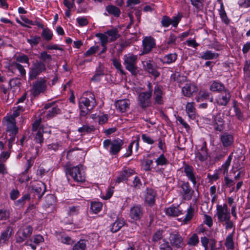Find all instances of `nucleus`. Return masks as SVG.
I'll return each instance as SVG.
<instances>
[{
    "instance_id": "8",
    "label": "nucleus",
    "mask_w": 250,
    "mask_h": 250,
    "mask_svg": "<svg viewBox=\"0 0 250 250\" xmlns=\"http://www.w3.org/2000/svg\"><path fill=\"white\" fill-rule=\"evenodd\" d=\"M168 240L172 247L176 249H182L185 246L184 238L178 231H174L170 232Z\"/></svg>"
},
{
    "instance_id": "12",
    "label": "nucleus",
    "mask_w": 250,
    "mask_h": 250,
    "mask_svg": "<svg viewBox=\"0 0 250 250\" xmlns=\"http://www.w3.org/2000/svg\"><path fill=\"white\" fill-rule=\"evenodd\" d=\"M216 214L220 222H224L226 220H229L230 215L229 210L226 204L223 205H218L216 207Z\"/></svg>"
},
{
    "instance_id": "49",
    "label": "nucleus",
    "mask_w": 250,
    "mask_h": 250,
    "mask_svg": "<svg viewBox=\"0 0 250 250\" xmlns=\"http://www.w3.org/2000/svg\"><path fill=\"white\" fill-rule=\"evenodd\" d=\"M194 213V208L190 205L187 210V213L185 217L183 219V221L185 223H187L188 222L190 221L193 218Z\"/></svg>"
},
{
    "instance_id": "26",
    "label": "nucleus",
    "mask_w": 250,
    "mask_h": 250,
    "mask_svg": "<svg viewBox=\"0 0 250 250\" xmlns=\"http://www.w3.org/2000/svg\"><path fill=\"white\" fill-rule=\"evenodd\" d=\"M45 109H48L45 114V117L50 119L60 113L59 108L53 103H48L44 105Z\"/></svg>"
},
{
    "instance_id": "16",
    "label": "nucleus",
    "mask_w": 250,
    "mask_h": 250,
    "mask_svg": "<svg viewBox=\"0 0 250 250\" xmlns=\"http://www.w3.org/2000/svg\"><path fill=\"white\" fill-rule=\"evenodd\" d=\"M4 125L6 126V130L9 135H17L18 132V127L16 126L15 119L13 117H5L4 118Z\"/></svg>"
},
{
    "instance_id": "36",
    "label": "nucleus",
    "mask_w": 250,
    "mask_h": 250,
    "mask_svg": "<svg viewBox=\"0 0 250 250\" xmlns=\"http://www.w3.org/2000/svg\"><path fill=\"white\" fill-rule=\"evenodd\" d=\"M177 57L176 53H169L166 55L160 61L163 64H169L174 62L177 60Z\"/></svg>"
},
{
    "instance_id": "20",
    "label": "nucleus",
    "mask_w": 250,
    "mask_h": 250,
    "mask_svg": "<svg viewBox=\"0 0 250 250\" xmlns=\"http://www.w3.org/2000/svg\"><path fill=\"white\" fill-rule=\"evenodd\" d=\"M143 52L142 54H146L149 53L156 46L155 39L149 36L145 37L142 42Z\"/></svg>"
},
{
    "instance_id": "25",
    "label": "nucleus",
    "mask_w": 250,
    "mask_h": 250,
    "mask_svg": "<svg viewBox=\"0 0 250 250\" xmlns=\"http://www.w3.org/2000/svg\"><path fill=\"white\" fill-rule=\"evenodd\" d=\"M135 174V171L131 168H125L122 171H119L118 176L116 180V182L120 183L127 180L128 178Z\"/></svg>"
},
{
    "instance_id": "27",
    "label": "nucleus",
    "mask_w": 250,
    "mask_h": 250,
    "mask_svg": "<svg viewBox=\"0 0 250 250\" xmlns=\"http://www.w3.org/2000/svg\"><path fill=\"white\" fill-rule=\"evenodd\" d=\"M130 104V101L127 99L119 100L115 102L116 110L121 113L126 112L129 109Z\"/></svg>"
},
{
    "instance_id": "21",
    "label": "nucleus",
    "mask_w": 250,
    "mask_h": 250,
    "mask_svg": "<svg viewBox=\"0 0 250 250\" xmlns=\"http://www.w3.org/2000/svg\"><path fill=\"white\" fill-rule=\"evenodd\" d=\"M80 206H70L67 209V214L69 218L65 217L62 221L64 224H72L73 219L72 216L78 215L80 212Z\"/></svg>"
},
{
    "instance_id": "42",
    "label": "nucleus",
    "mask_w": 250,
    "mask_h": 250,
    "mask_svg": "<svg viewBox=\"0 0 250 250\" xmlns=\"http://www.w3.org/2000/svg\"><path fill=\"white\" fill-rule=\"evenodd\" d=\"M125 224V222L123 219L118 218L111 225L110 230L113 232L115 233L119 231Z\"/></svg>"
},
{
    "instance_id": "28",
    "label": "nucleus",
    "mask_w": 250,
    "mask_h": 250,
    "mask_svg": "<svg viewBox=\"0 0 250 250\" xmlns=\"http://www.w3.org/2000/svg\"><path fill=\"white\" fill-rule=\"evenodd\" d=\"M195 158L200 162H204L208 158V149L207 144L205 142L203 143L202 146L200 149L197 150L195 152Z\"/></svg>"
},
{
    "instance_id": "5",
    "label": "nucleus",
    "mask_w": 250,
    "mask_h": 250,
    "mask_svg": "<svg viewBox=\"0 0 250 250\" xmlns=\"http://www.w3.org/2000/svg\"><path fill=\"white\" fill-rule=\"evenodd\" d=\"M138 56L132 53H128L124 56V65L126 70L132 75L136 76L139 73L137 63Z\"/></svg>"
},
{
    "instance_id": "43",
    "label": "nucleus",
    "mask_w": 250,
    "mask_h": 250,
    "mask_svg": "<svg viewBox=\"0 0 250 250\" xmlns=\"http://www.w3.org/2000/svg\"><path fill=\"white\" fill-rule=\"evenodd\" d=\"M118 33V29L116 28H113L105 32V33L107 35V37L108 36L110 37L109 41L111 42L116 41L120 37V35Z\"/></svg>"
},
{
    "instance_id": "57",
    "label": "nucleus",
    "mask_w": 250,
    "mask_h": 250,
    "mask_svg": "<svg viewBox=\"0 0 250 250\" xmlns=\"http://www.w3.org/2000/svg\"><path fill=\"white\" fill-rule=\"evenodd\" d=\"M160 250H173L172 246L166 239H163L159 243Z\"/></svg>"
},
{
    "instance_id": "47",
    "label": "nucleus",
    "mask_w": 250,
    "mask_h": 250,
    "mask_svg": "<svg viewBox=\"0 0 250 250\" xmlns=\"http://www.w3.org/2000/svg\"><path fill=\"white\" fill-rule=\"evenodd\" d=\"M234 231L229 234L226 238L225 245L228 250L234 249V243L233 239Z\"/></svg>"
},
{
    "instance_id": "30",
    "label": "nucleus",
    "mask_w": 250,
    "mask_h": 250,
    "mask_svg": "<svg viewBox=\"0 0 250 250\" xmlns=\"http://www.w3.org/2000/svg\"><path fill=\"white\" fill-rule=\"evenodd\" d=\"M197 90V87L193 83H186L182 88L183 95L187 97H192L193 94Z\"/></svg>"
},
{
    "instance_id": "58",
    "label": "nucleus",
    "mask_w": 250,
    "mask_h": 250,
    "mask_svg": "<svg viewBox=\"0 0 250 250\" xmlns=\"http://www.w3.org/2000/svg\"><path fill=\"white\" fill-rule=\"evenodd\" d=\"M141 138L143 141L148 145H152L155 142V140L152 137L146 133L142 134Z\"/></svg>"
},
{
    "instance_id": "33",
    "label": "nucleus",
    "mask_w": 250,
    "mask_h": 250,
    "mask_svg": "<svg viewBox=\"0 0 250 250\" xmlns=\"http://www.w3.org/2000/svg\"><path fill=\"white\" fill-rule=\"evenodd\" d=\"M242 104L238 103L236 100L233 101V108L235 112V115L237 119L240 121H243L244 120L243 113L241 111L240 106Z\"/></svg>"
},
{
    "instance_id": "54",
    "label": "nucleus",
    "mask_w": 250,
    "mask_h": 250,
    "mask_svg": "<svg viewBox=\"0 0 250 250\" xmlns=\"http://www.w3.org/2000/svg\"><path fill=\"white\" fill-rule=\"evenodd\" d=\"M191 4L196 8L197 11L202 10L204 6L205 0H189Z\"/></svg>"
},
{
    "instance_id": "41",
    "label": "nucleus",
    "mask_w": 250,
    "mask_h": 250,
    "mask_svg": "<svg viewBox=\"0 0 250 250\" xmlns=\"http://www.w3.org/2000/svg\"><path fill=\"white\" fill-rule=\"evenodd\" d=\"M219 57V54L211 50H206L203 52L200 58L205 60L216 59Z\"/></svg>"
},
{
    "instance_id": "4",
    "label": "nucleus",
    "mask_w": 250,
    "mask_h": 250,
    "mask_svg": "<svg viewBox=\"0 0 250 250\" xmlns=\"http://www.w3.org/2000/svg\"><path fill=\"white\" fill-rule=\"evenodd\" d=\"M124 145L123 140L117 138L113 140L106 139L104 141L103 146L111 155L115 156L120 151Z\"/></svg>"
},
{
    "instance_id": "64",
    "label": "nucleus",
    "mask_w": 250,
    "mask_h": 250,
    "mask_svg": "<svg viewBox=\"0 0 250 250\" xmlns=\"http://www.w3.org/2000/svg\"><path fill=\"white\" fill-rule=\"evenodd\" d=\"M31 241L33 242L36 245H38L44 242V238L40 234L35 235L33 237Z\"/></svg>"
},
{
    "instance_id": "55",
    "label": "nucleus",
    "mask_w": 250,
    "mask_h": 250,
    "mask_svg": "<svg viewBox=\"0 0 250 250\" xmlns=\"http://www.w3.org/2000/svg\"><path fill=\"white\" fill-rule=\"evenodd\" d=\"M86 248V241L81 239L73 247L72 250H85Z\"/></svg>"
},
{
    "instance_id": "3",
    "label": "nucleus",
    "mask_w": 250,
    "mask_h": 250,
    "mask_svg": "<svg viewBox=\"0 0 250 250\" xmlns=\"http://www.w3.org/2000/svg\"><path fill=\"white\" fill-rule=\"evenodd\" d=\"M147 91L139 92L137 97L138 105L142 109H146L151 104L153 87L151 83H147Z\"/></svg>"
},
{
    "instance_id": "40",
    "label": "nucleus",
    "mask_w": 250,
    "mask_h": 250,
    "mask_svg": "<svg viewBox=\"0 0 250 250\" xmlns=\"http://www.w3.org/2000/svg\"><path fill=\"white\" fill-rule=\"evenodd\" d=\"M42 187L44 188V185L41 182L31 186L32 190L37 193L39 199H41L45 192L44 189L42 191Z\"/></svg>"
},
{
    "instance_id": "31",
    "label": "nucleus",
    "mask_w": 250,
    "mask_h": 250,
    "mask_svg": "<svg viewBox=\"0 0 250 250\" xmlns=\"http://www.w3.org/2000/svg\"><path fill=\"white\" fill-rule=\"evenodd\" d=\"M220 141L225 147H228L231 146L234 142V137L232 134L225 132L220 136Z\"/></svg>"
},
{
    "instance_id": "18",
    "label": "nucleus",
    "mask_w": 250,
    "mask_h": 250,
    "mask_svg": "<svg viewBox=\"0 0 250 250\" xmlns=\"http://www.w3.org/2000/svg\"><path fill=\"white\" fill-rule=\"evenodd\" d=\"M231 98V95L229 90L228 89L220 93L216 99L215 101L217 104L219 106H227Z\"/></svg>"
},
{
    "instance_id": "6",
    "label": "nucleus",
    "mask_w": 250,
    "mask_h": 250,
    "mask_svg": "<svg viewBox=\"0 0 250 250\" xmlns=\"http://www.w3.org/2000/svg\"><path fill=\"white\" fill-rule=\"evenodd\" d=\"M46 71V66L42 61L37 60L32 63L29 72V78L35 79L42 73Z\"/></svg>"
},
{
    "instance_id": "56",
    "label": "nucleus",
    "mask_w": 250,
    "mask_h": 250,
    "mask_svg": "<svg viewBox=\"0 0 250 250\" xmlns=\"http://www.w3.org/2000/svg\"><path fill=\"white\" fill-rule=\"evenodd\" d=\"M30 199V195L29 194H25L21 198L18 200L16 201L15 203V205L19 207H23L25 204L26 202L29 201Z\"/></svg>"
},
{
    "instance_id": "38",
    "label": "nucleus",
    "mask_w": 250,
    "mask_h": 250,
    "mask_svg": "<svg viewBox=\"0 0 250 250\" xmlns=\"http://www.w3.org/2000/svg\"><path fill=\"white\" fill-rule=\"evenodd\" d=\"M105 10L109 15H113L117 18L119 17L121 13L120 8L112 4L106 6Z\"/></svg>"
},
{
    "instance_id": "45",
    "label": "nucleus",
    "mask_w": 250,
    "mask_h": 250,
    "mask_svg": "<svg viewBox=\"0 0 250 250\" xmlns=\"http://www.w3.org/2000/svg\"><path fill=\"white\" fill-rule=\"evenodd\" d=\"M199 242L197 233H193L188 238L187 244L190 247H196L198 245Z\"/></svg>"
},
{
    "instance_id": "15",
    "label": "nucleus",
    "mask_w": 250,
    "mask_h": 250,
    "mask_svg": "<svg viewBox=\"0 0 250 250\" xmlns=\"http://www.w3.org/2000/svg\"><path fill=\"white\" fill-rule=\"evenodd\" d=\"M181 15H178L176 16H173L172 19H170L167 16H164L162 18L161 21L162 26L167 28L170 25H172L174 27H177L181 20Z\"/></svg>"
},
{
    "instance_id": "2",
    "label": "nucleus",
    "mask_w": 250,
    "mask_h": 250,
    "mask_svg": "<svg viewBox=\"0 0 250 250\" xmlns=\"http://www.w3.org/2000/svg\"><path fill=\"white\" fill-rule=\"evenodd\" d=\"M64 167L66 176H71L75 182L82 184L85 181V173L83 165L72 167L71 165L66 164Z\"/></svg>"
},
{
    "instance_id": "19",
    "label": "nucleus",
    "mask_w": 250,
    "mask_h": 250,
    "mask_svg": "<svg viewBox=\"0 0 250 250\" xmlns=\"http://www.w3.org/2000/svg\"><path fill=\"white\" fill-rule=\"evenodd\" d=\"M51 133V130L49 127H40L34 138V140L36 143L40 144L41 145L43 143L44 138L43 136L44 135L46 137H49V135Z\"/></svg>"
},
{
    "instance_id": "7",
    "label": "nucleus",
    "mask_w": 250,
    "mask_h": 250,
    "mask_svg": "<svg viewBox=\"0 0 250 250\" xmlns=\"http://www.w3.org/2000/svg\"><path fill=\"white\" fill-rule=\"evenodd\" d=\"M33 229L31 226H26L19 229L16 234V242L21 243L29 238L32 233Z\"/></svg>"
},
{
    "instance_id": "62",
    "label": "nucleus",
    "mask_w": 250,
    "mask_h": 250,
    "mask_svg": "<svg viewBox=\"0 0 250 250\" xmlns=\"http://www.w3.org/2000/svg\"><path fill=\"white\" fill-rule=\"evenodd\" d=\"M153 162L151 159H146L143 163V168L146 171H150L152 169V165Z\"/></svg>"
},
{
    "instance_id": "24",
    "label": "nucleus",
    "mask_w": 250,
    "mask_h": 250,
    "mask_svg": "<svg viewBox=\"0 0 250 250\" xmlns=\"http://www.w3.org/2000/svg\"><path fill=\"white\" fill-rule=\"evenodd\" d=\"M54 234L57 240L64 244L72 245L75 242L74 240L71 237L63 232L56 231Z\"/></svg>"
},
{
    "instance_id": "48",
    "label": "nucleus",
    "mask_w": 250,
    "mask_h": 250,
    "mask_svg": "<svg viewBox=\"0 0 250 250\" xmlns=\"http://www.w3.org/2000/svg\"><path fill=\"white\" fill-rule=\"evenodd\" d=\"M104 71L102 67L100 66L95 71V74L91 79V81L95 82H99L101 78L104 75Z\"/></svg>"
},
{
    "instance_id": "44",
    "label": "nucleus",
    "mask_w": 250,
    "mask_h": 250,
    "mask_svg": "<svg viewBox=\"0 0 250 250\" xmlns=\"http://www.w3.org/2000/svg\"><path fill=\"white\" fill-rule=\"evenodd\" d=\"M180 42L178 36L174 33H171L166 39V44L168 46L172 47L176 45Z\"/></svg>"
},
{
    "instance_id": "52",
    "label": "nucleus",
    "mask_w": 250,
    "mask_h": 250,
    "mask_svg": "<svg viewBox=\"0 0 250 250\" xmlns=\"http://www.w3.org/2000/svg\"><path fill=\"white\" fill-rule=\"evenodd\" d=\"M219 14L222 21L225 24H228L229 23V20L227 17L224 4L220 5V8L219 9Z\"/></svg>"
},
{
    "instance_id": "13",
    "label": "nucleus",
    "mask_w": 250,
    "mask_h": 250,
    "mask_svg": "<svg viewBox=\"0 0 250 250\" xmlns=\"http://www.w3.org/2000/svg\"><path fill=\"white\" fill-rule=\"evenodd\" d=\"M153 91V99L155 104L162 105L164 104L165 92L163 90L162 86L156 84Z\"/></svg>"
},
{
    "instance_id": "34",
    "label": "nucleus",
    "mask_w": 250,
    "mask_h": 250,
    "mask_svg": "<svg viewBox=\"0 0 250 250\" xmlns=\"http://www.w3.org/2000/svg\"><path fill=\"white\" fill-rule=\"evenodd\" d=\"M186 112L188 117L194 120L196 118V108L194 102H188L186 105Z\"/></svg>"
},
{
    "instance_id": "29",
    "label": "nucleus",
    "mask_w": 250,
    "mask_h": 250,
    "mask_svg": "<svg viewBox=\"0 0 250 250\" xmlns=\"http://www.w3.org/2000/svg\"><path fill=\"white\" fill-rule=\"evenodd\" d=\"M156 191L151 188H147L145 194V202L150 207H152L155 203V197L156 196Z\"/></svg>"
},
{
    "instance_id": "53",
    "label": "nucleus",
    "mask_w": 250,
    "mask_h": 250,
    "mask_svg": "<svg viewBox=\"0 0 250 250\" xmlns=\"http://www.w3.org/2000/svg\"><path fill=\"white\" fill-rule=\"evenodd\" d=\"M42 37L46 41H49L52 39L53 32L48 28H43L41 34Z\"/></svg>"
},
{
    "instance_id": "37",
    "label": "nucleus",
    "mask_w": 250,
    "mask_h": 250,
    "mask_svg": "<svg viewBox=\"0 0 250 250\" xmlns=\"http://www.w3.org/2000/svg\"><path fill=\"white\" fill-rule=\"evenodd\" d=\"M166 214L170 216L176 217L183 214V212L179 209V206L175 207L172 205L166 209Z\"/></svg>"
},
{
    "instance_id": "1",
    "label": "nucleus",
    "mask_w": 250,
    "mask_h": 250,
    "mask_svg": "<svg viewBox=\"0 0 250 250\" xmlns=\"http://www.w3.org/2000/svg\"><path fill=\"white\" fill-rule=\"evenodd\" d=\"M96 105L95 95L88 91L83 93L79 101L80 116L85 117Z\"/></svg>"
},
{
    "instance_id": "32",
    "label": "nucleus",
    "mask_w": 250,
    "mask_h": 250,
    "mask_svg": "<svg viewBox=\"0 0 250 250\" xmlns=\"http://www.w3.org/2000/svg\"><path fill=\"white\" fill-rule=\"evenodd\" d=\"M227 89L224 84L217 80L212 81L209 86V90L214 92L221 93Z\"/></svg>"
},
{
    "instance_id": "23",
    "label": "nucleus",
    "mask_w": 250,
    "mask_h": 250,
    "mask_svg": "<svg viewBox=\"0 0 250 250\" xmlns=\"http://www.w3.org/2000/svg\"><path fill=\"white\" fill-rule=\"evenodd\" d=\"M144 214V208L140 205L133 206L130 209L129 216L130 218L135 220H139Z\"/></svg>"
},
{
    "instance_id": "61",
    "label": "nucleus",
    "mask_w": 250,
    "mask_h": 250,
    "mask_svg": "<svg viewBox=\"0 0 250 250\" xmlns=\"http://www.w3.org/2000/svg\"><path fill=\"white\" fill-rule=\"evenodd\" d=\"M41 38L40 36H32L30 39H28L27 42L32 46L37 45L41 42Z\"/></svg>"
},
{
    "instance_id": "11",
    "label": "nucleus",
    "mask_w": 250,
    "mask_h": 250,
    "mask_svg": "<svg viewBox=\"0 0 250 250\" xmlns=\"http://www.w3.org/2000/svg\"><path fill=\"white\" fill-rule=\"evenodd\" d=\"M181 169H183V172L184 173L187 179L195 186L197 183L196 180L197 176L196 175L194 167L184 162Z\"/></svg>"
},
{
    "instance_id": "17",
    "label": "nucleus",
    "mask_w": 250,
    "mask_h": 250,
    "mask_svg": "<svg viewBox=\"0 0 250 250\" xmlns=\"http://www.w3.org/2000/svg\"><path fill=\"white\" fill-rule=\"evenodd\" d=\"M211 125L216 131L222 132L223 131L225 128V121L224 116L221 113H218L213 116Z\"/></svg>"
},
{
    "instance_id": "59",
    "label": "nucleus",
    "mask_w": 250,
    "mask_h": 250,
    "mask_svg": "<svg viewBox=\"0 0 250 250\" xmlns=\"http://www.w3.org/2000/svg\"><path fill=\"white\" fill-rule=\"evenodd\" d=\"M99 49V46L97 45H94L90 47L85 53L83 54L84 57H89L92 55L95 54L97 52Z\"/></svg>"
},
{
    "instance_id": "10",
    "label": "nucleus",
    "mask_w": 250,
    "mask_h": 250,
    "mask_svg": "<svg viewBox=\"0 0 250 250\" xmlns=\"http://www.w3.org/2000/svg\"><path fill=\"white\" fill-rule=\"evenodd\" d=\"M180 194L183 200L189 201L192 199L194 193V190L190 187L188 181L182 182L180 186Z\"/></svg>"
},
{
    "instance_id": "50",
    "label": "nucleus",
    "mask_w": 250,
    "mask_h": 250,
    "mask_svg": "<svg viewBox=\"0 0 250 250\" xmlns=\"http://www.w3.org/2000/svg\"><path fill=\"white\" fill-rule=\"evenodd\" d=\"M157 166H166L168 164V161L164 154H161L155 161Z\"/></svg>"
},
{
    "instance_id": "22",
    "label": "nucleus",
    "mask_w": 250,
    "mask_h": 250,
    "mask_svg": "<svg viewBox=\"0 0 250 250\" xmlns=\"http://www.w3.org/2000/svg\"><path fill=\"white\" fill-rule=\"evenodd\" d=\"M13 233V229L11 226H8L3 230L0 234V245L2 246L8 244Z\"/></svg>"
},
{
    "instance_id": "46",
    "label": "nucleus",
    "mask_w": 250,
    "mask_h": 250,
    "mask_svg": "<svg viewBox=\"0 0 250 250\" xmlns=\"http://www.w3.org/2000/svg\"><path fill=\"white\" fill-rule=\"evenodd\" d=\"M38 58L40 59L39 61H42L45 65H48L52 61L51 55L47 54V52L45 51L42 52Z\"/></svg>"
},
{
    "instance_id": "39",
    "label": "nucleus",
    "mask_w": 250,
    "mask_h": 250,
    "mask_svg": "<svg viewBox=\"0 0 250 250\" xmlns=\"http://www.w3.org/2000/svg\"><path fill=\"white\" fill-rule=\"evenodd\" d=\"M95 128L93 125H90L88 124L83 125L82 127L78 129V131L81 134V136L91 133L94 131Z\"/></svg>"
},
{
    "instance_id": "14",
    "label": "nucleus",
    "mask_w": 250,
    "mask_h": 250,
    "mask_svg": "<svg viewBox=\"0 0 250 250\" xmlns=\"http://www.w3.org/2000/svg\"><path fill=\"white\" fill-rule=\"evenodd\" d=\"M144 70L156 78L160 75V73L157 70L158 66L154 62L150 60L143 62Z\"/></svg>"
},
{
    "instance_id": "35",
    "label": "nucleus",
    "mask_w": 250,
    "mask_h": 250,
    "mask_svg": "<svg viewBox=\"0 0 250 250\" xmlns=\"http://www.w3.org/2000/svg\"><path fill=\"white\" fill-rule=\"evenodd\" d=\"M139 142H140V136L139 135H137L135 137V140L132 141L128 146V153L125 154L124 156L125 157H128L132 155V147L134 144L135 145V150L136 151H138L139 147Z\"/></svg>"
},
{
    "instance_id": "51",
    "label": "nucleus",
    "mask_w": 250,
    "mask_h": 250,
    "mask_svg": "<svg viewBox=\"0 0 250 250\" xmlns=\"http://www.w3.org/2000/svg\"><path fill=\"white\" fill-rule=\"evenodd\" d=\"M103 207V204L100 202L93 201L91 203L90 209L95 214L99 212Z\"/></svg>"
},
{
    "instance_id": "9",
    "label": "nucleus",
    "mask_w": 250,
    "mask_h": 250,
    "mask_svg": "<svg viewBox=\"0 0 250 250\" xmlns=\"http://www.w3.org/2000/svg\"><path fill=\"white\" fill-rule=\"evenodd\" d=\"M46 80L44 78H41L33 83L31 92L34 97H36L40 94L44 93L46 91Z\"/></svg>"
},
{
    "instance_id": "60",
    "label": "nucleus",
    "mask_w": 250,
    "mask_h": 250,
    "mask_svg": "<svg viewBox=\"0 0 250 250\" xmlns=\"http://www.w3.org/2000/svg\"><path fill=\"white\" fill-rule=\"evenodd\" d=\"M96 37L99 38L101 41V45L102 46H106V44L108 42V37L107 35L103 33H97L96 35Z\"/></svg>"
},
{
    "instance_id": "63",
    "label": "nucleus",
    "mask_w": 250,
    "mask_h": 250,
    "mask_svg": "<svg viewBox=\"0 0 250 250\" xmlns=\"http://www.w3.org/2000/svg\"><path fill=\"white\" fill-rule=\"evenodd\" d=\"M163 230H158L155 232L152 236V241L153 242H157L162 239L163 237Z\"/></svg>"
}]
</instances>
